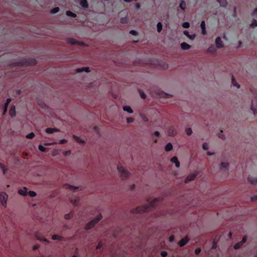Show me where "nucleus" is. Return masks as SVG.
<instances>
[{"instance_id": "a211bd4d", "label": "nucleus", "mask_w": 257, "mask_h": 257, "mask_svg": "<svg viewBox=\"0 0 257 257\" xmlns=\"http://www.w3.org/2000/svg\"><path fill=\"white\" fill-rule=\"evenodd\" d=\"M184 34L191 40H193L196 37L195 34L190 35L187 31H184Z\"/></svg>"}, {"instance_id": "f257e3e1", "label": "nucleus", "mask_w": 257, "mask_h": 257, "mask_svg": "<svg viewBox=\"0 0 257 257\" xmlns=\"http://www.w3.org/2000/svg\"><path fill=\"white\" fill-rule=\"evenodd\" d=\"M159 200L158 199H155L152 201H151L149 203V206H143L137 207L136 209H135L133 212V213H143L145 211H148L150 210L149 208L154 207L156 202H158Z\"/></svg>"}, {"instance_id": "37998d69", "label": "nucleus", "mask_w": 257, "mask_h": 257, "mask_svg": "<svg viewBox=\"0 0 257 257\" xmlns=\"http://www.w3.org/2000/svg\"><path fill=\"white\" fill-rule=\"evenodd\" d=\"M228 166V163L222 162L221 164V167L223 168H227Z\"/></svg>"}, {"instance_id": "c85d7f7f", "label": "nucleus", "mask_w": 257, "mask_h": 257, "mask_svg": "<svg viewBox=\"0 0 257 257\" xmlns=\"http://www.w3.org/2000/svg\"><path fill=\"white\" fill-rule=\"evenodd\" d=\"M59 8L58 7H55L51 11V14H56L59 11Z\"/></svg>"}, {"instance_id": "a18cd8bd", "label": "nucleus", "mask_w": 257, "mask_h": 257, "mask_svg": "<svg viewBox=\"0 0 257 257\" xmlns=\"http://www.w3.org/2000/svg\"><path fill=\"white\" fill-rule=\"evenodd\" d=\"M247 237L246 236H244L242 239V240L240 241L242 244L245 243L246 241Z\"/></svg>"}, {"instance_id": "6ab92c4d", "label": "nucleus", "mask_w": 257, "mask_h": 257, "mask_svg": "<svg viewBox=\"0 0 257 257\" xmlns=\"http://www.w3.org/2000/svg\"><path fill=\"white\" fill-rule=\"evenodd\" d=\"M173 149V146L171 143H168L165 146V150L166 151L168 152Z\"/></svg>"}, {"instance_id": "bb28decb", "label": "nucleus", "mask_w": 257, "mask_h": 257, "mask_svg": "<svg viewBox=\"0 0 257 257\" xmlns=\"http://www.w3.org/2000/svg\"><path fill=\"white\" fill-rule=\"evenodd\" d=\"M73 214L72 212H70V213L66 214L64 215V218L66 219H69L72 217Z\"/></svg>"}, {"instance_id": "79ce46f5", "label": "nucleus", "mask_w": 257, "mask_h": 257, "mask_svg": "<svg viewBox=\"0 0 257 257\" xmlns=\"http://www.w3.org/2000/svg\"><path fill=\"white\" fill-rule=\"evenodd\" d=\"M202 148L204 150H207L208 149V146L206 143L203 144Z\"/></svg>"}, {"instance_id": "603ef678", "label": "nucleus", "mask_w": 257, "mask_h": 257, "mask_svg": "<svg viewBox=\"0 0 257 257\" xmlns=\"http://www.w3.org/2000/svg\"><path fill=\"white\" fill-rule=\"evenodd\" d=\"M161 255L163 256V257H165L167 255V252L166 251H162L161 252Z\"/></svg>"}, {"instance_id": "39448f33", "label": "nucleus", "mask_w": 257, "mask_h": 257, "mask_svg": "<svg viewBox=\"0 0 257 257\" xmlns=\"http://www.w3.org/2000/svg\"><path fill=\"white\" fill-rule=\"evenodd\" d=\"M8 197V196L5 192L0 193V200L3 206H5L7 204Z\"/></svg>"}, {"instance_id": "2f4dec72", "label": "nucleus", "mask_w": 257, "mask_h": 257, "mask_svg": "<svg viewBox=\"0 0 257 257\" xmlns=\"http://www.w3.org/2000/svg\"><path fill=\"white\" fill-rule=\"evenodd\" d=\"M243 245V244L241 242H238L237 243H236L234 246V248L236 249H238L242 245Z\"/></svg>"}, {"instance_id": "ddd939ff", "label": "nucleus", "mask_w": 257, "mask_h": 257, "mask_svg": "<svg viewBox=\"0 0 257 257\" xmlns=\"http://www.w3.org/2000/svg\"><path fill=\"white\" fill-rule=\"evenodd\" d=\"M19 193L22 195V196H26L28 194V192H27V188L26 187H24L23 188V189H20L19 190Z\"/></svg>"}, {"instance_id": "680f3d73", "label": "nucleus", "mask_w": 257, "mask_h": 257, "mask_svg": "<svg viewBox=\"0 0 257 257\" xmlns=\"http://www.w3.org/2000/svg\"><path fill=\"white\" fill-rule=\"evenodd\" d=\"M39 247V246L38 245H35L34 247H33V250H36L37 249H38V248Z\"/></svg>"}, {"instance_id": "4be33fe9", "label": "nucleus", "mask_w": 257, "mask_h": 257, "mask_svg": "<svg viewBox=\"0 0 257 257\" xmlns=\"http://www.w3.org/2000/svg\"><path fill=\"white\" fill-rule=\"evenodd\" d=\"M123 109L124 111H127L128 112L132 113L133 112V109L129 106H124Z\"/></svg>"}, {"instance_id": "49530a36", "label": "nucleus", "mask_w": 257, "mask_h": 257, "mask_svg": "<svg viewBox=\"0 0 257 257\" xmlns=\"http://www.w3.org/2000/svg\"><path fill=\"white\" fill-rule=\"evenodd\" d=\"M201 252L200 248H197L195 250V253L196 254H198Z\"/></svg>"}, {"instance_id": "bf43d9fd", "label": "nucleus", "mask_w": 257, "mask_h": 257, "mask_svg": "<svg viewBox=\"0 0 257 257\" xmlns=\"http://www.w3.org/2000/svg\"><path fill=\"white\" fill-rule=\"evenodd\" d=\"M121 21L122 23H125L126 22V18H122L121 19Z\"/></svg>"}, {"instance_id": "c756f323", "label": "nucleus", "mask_w": 257, "mask_h": 257, "mask_svg": "<svg viewBox=\"0 0 257 257\" xmlns=\"http://www.w3.org/2000/svg\"><path fill=\"white\" fill-rule=\"evenodd\" d=\"M38 148L39 150L42 152H45L46 150V148L42 145H39L38 146Z\"/></svg>"}, {"instance_id": "052dcab7", "label": "nucleus", "mask_w": 257, "mask_h": 257, "mask_svg": "<svg viewBox=\"0 0 257 257\" xmlns=\"http://www.w3.org/2000/svg\"><path fill=\"white\" fill-rule=\"evenodd\" d=\"M256 14H257V7L254 9V10L253 12V15H255Z\"/></svg>"}, {"instance_id": "6e6552de", "label": "nucleus", "mask_w": 257, "mask_h": 257, "mask_svg": "<svg viewBox=\"0 0 257 257\" xmlns=\"http://www.w3.org/2000/svg\"><path fill=\"white\" fill-rule=\"evenodd\" d=\"M68 43H69L71 45H75V44H79L81 46H84V43L83 42H78L77 41H76V40L73 39V38H69L68 40Z\"/></svg>"}, {"instance_id": "9b49d317", "label": "nucleus", "mask_w": 257, "mask_h": 257, "mask_svg": "<svg viewBox=\"0 0 257 257\" xmlns=\"http://www.w3.org/2000/svg\"><path fill=\"white\" fill-rule=\"evenodd\" d=\"M59 131V129L56 128L48 127L46 129V132L48 134H52L54 132H57Z\"/></svg>"}, {"instance_id": "b1692460", "label": "nucleus", "mask_w": 257, "mask_h": 257, "mask_svg": "<svg viewBox=\"0 0 257 257\" xmlns=\"http://www.w3.org/2000/svg\"><path fill=\"white\" fill-rule=\"evenodd\" d=\"M222 7H225L227 4L226 0H216Z\"/></svg>"}, {"instance_id": "cd10ccee", "label": "nucleus", "mask_w": 257, "mask_h": 257, "mask_svg": "<svg viewBox=\"0 0 257 257\" xmlns=\"http://www.w3.org/2000/svg\"><path fill=\"white\" fill-rule=\"evenodd\" d=\"M52 239L54 240H60L62 239V237L58 235L55 234L52 236Z\"/></svg>"}, {"instance_id": "a878e982", "label": "nucleus", "mask_w": 257, "mask_h": 257, "mask_svg": "<svg viewBox=\"0 0 257 257\" xmlns=\"http://www.w3.org/2000/svg\"><path fill=\"white\" fill-rule=\"evenodd\" d=\"M73 138L75 139V140H76L77 142L80 143H83L84 141L82 140L79 137H77L76 136L73 135Z\"/></svg>"}, {"instance_id": "1a4fd4ad", "label": "nucleus", "mask_w": 257, "mask_h": 257, "mask_svg": "<svg viewBox=\"0 0 257 257\" xmlns=\"http://www.w3.org/2000/svg\"><path fill=\"white\" fill-rule=\"evenodd\" d=\"M215 44L216 47L218 48H221L223 47V42L222 41L220 37H218L215 40Z\"/></svg>"}, {"instance_id": "09e8293b", "label": "nucleus", "mask_w": 257, "mask_h": 257, "mask_svg": "<svg viewBox=\"0 0 257 257\" xmlns=\"http://www.w3.org/2000/svg\"><path fill=\"white\" fill-rule=\"evenodd\" d=\"M102 246V243L101 242H99L98 243L97 246H96V249H98L100 248Z\"/></svg>"}, {"instance_id": "423d86ee", "label": "nucleus", "mask_w": 257, "mask_h": 257, "mask_svg": "<svg viewBox=\"0 0 257 257\" xmlns=\"http://www.w3.org/2000/svg\"><path fill=\"white\" fill-rule=\"evenodd\" d=\"M168 134L169 136L174 137L177 134V131L174 127H170L168 131Z\"/></svg>"}, {"instance_id": "f03ea898", "label": "nucleus", "mask_w": 257, "mask_h": 257, "mask_svg": "<svg viewBox=\"0 0 257 257\" xmlns=\"http://www.w3.org/2000/svg\"><path fill=\"white\" fill-rule=\"evenodd\" d=\"M102 216L101 214L98 215L94 219L88 222L85 226L86 230L90 229L92 228L99 220L101 219Z\"/></svg>"}, {"instance_id": "dca6fc26", "label": "nucleus", "mask_w": 257, "mask_h": 257, "mask_svg": "<svg viewBox=\"0 0 257 257\" xmlns=\"http://www.w3.org/2000/svg\"><path fill=\"white\" fill-rule=\"evenodd\" d=\"M201 29H202V33L203 35H205L206 34V30H205V21H203L201 22Z\"/></svg>"}, {"instance_id": "5701e85b", "label": "nucleus", "mask_w": 257, "mask_h": 257, "mask_svg": "<svg viewBox=\"0 0 257 257\" xmlns=\"http://www.w3.org/2000/svg\"><path fill=\"white\" fill-rule=\"evenodd\" d=\"M66 14L68 16L71 17L72 18H76L77 16L75 14H74L70 11H66Z\"/></svg>"}, {"instance_id": "ea45409f", "label": "nucleus", "mask_w": 257, "mask_h": 257, "mask_svg": "<svg viewBox=\"0 0 257 257\" xmlns=\"http://www.w3.org/2000/svg\"><path fill=\"white\" fill-rule=\"evenodd\" d=\"M182 26L184 28H188L190 27V24L188 22H185L183 24Z\"/></svg>"}, {"instance_id": "72a5a7b5", "label": "nucleus", "mask_w": 257, "mask_h": 257, "mask_svg": "<svg viewBox=\"0 0 257 257\" xmlns=\"http://www.w3.org/2000/svg\"><path fill=\"white\" fill-rule=\"evenodd\" d=\"M186 131V134L188 135V136H190L192 133V130L191 128L190 127H188V128H187L185 130Z\"/></svg>"}, {"instance_id": "473e14b6", "label": "nucleus", "mask_w": 257, "mask_h": 257, "mask_svg": "<svg viewBox=\"0 0 257 257\" xmlns=\"http://www.w3.org/2000/svg\"><path fill=\"white\" fill-rule=\"evenodd\" d=\"M248 180L252 184H254L257 183V179H251V178L250 177L248 178Z\"/></svg>"}, {"instance_id": "de8ad7c7", "label": "nucleus", "mask_w": 257, "mask_h": 257, "mask_svg": "<svg viewBox=\"0 0 257 257\" xmlns=\"http://www.w3.org/2000/svg\"><path fill=\"white\" fill-rule=\"evenodd\" d=\"M67 142V141L66 139L61 140L59 142L60 144H64Z\"/></svg>"}, {"instance_id": "7ed1b4c3", "label": "nucleus", "mask_w": 257, "mask_h": 257, "mask_svg": "<svg viewBox=\"0 0 257 257\" xmlns=\"http://www.w3.org/2000/svg\"><path fill=\"white\" fill-rule=\"evenodd\" d=\"M20 65L25 66H33L36 64L37 62L35 59L33 58H26L19 63Z\"/></svg>"}, {"instance_id": "a19ab883", "label": "nucleus", "mask_w": 257, "mask_h": 257, "mask_svg": "<svg viewBox=\"0 0 257 257\" xmlns=\"http://www.w3.org/2000/svg\"><path fill=\"white\" fill-rule=\"evenodd\" d=\"M0 167H1V168H2V169L3 170V173H4V174H5V173H6V169H5V165H4L3 164H2V163H0Z\"/></svg>"}, {"instance_id": "e2e57ef3", "label": "nucleus", "mask_w": 257, "mask_h": 257, "mask_svg": "<svg viewBox=\"0 0 257 257\" xmlns=\"http://www.w3.org/2000/svg\"><path fill=\"white\" fill-rule=\"evenodd\" d=\"M7 109H4V111H3V115H5V114L6 113V112H7Z\"/></svg>"}, {"instance_id": "412c9836", "label": "nucleus", "mask_w": 257, "mask_h": 257, "mask_svg": "<svg viewBox=\"0 0 257 257\" xmlns=\"http://www.w3.org/2000/svg\"><path fill=\"white\" fill-rule=\"evenodd\" d=\"M84 71L86 72H89V68L88 67H83L82 68L77 69V72H84Z\"/></svg>"}, {"instance_id": "0e129e2a", "label": "nucleus", "mask_w": 257, "mask_h": 257, "mask_svg": "<svg viewBox=\"0 0 257 257\" xmlns=\"http://www.w3.org/2000/svg\"><path fill=\"white\" fill-rule=\"evenodd\" d=\"M7 109H4V111H3V115H5V114L6 113V112H7Z\"/></svg>"}, {"instance_id": "774afa93", "label": "nucleus", "mask_w": 257, "mask_h": 257, "mask_svg": "<svg viewBox=\"0 0 257 257\" xmlns=\"http://www.w3.org/2000/svg\"><path fill=\"white\" fill-rule=\"evenodd\" d=\"M17 94L18 95H20L21 94V90H17Z\"/></svg>"}, {"instance_id": "864d4df0", "label": "nucleus", "mask_w": 257, "mask_h": 257, "mask_svg": "<svg viewBox=\"0 0 257 257\" xmlns=\"http://www.w3.org/2000/svg\"><path fill=\"white\" fill-rule=\"evenodd\" d=\"M174 240V236L173 235H171V236L169 237V241H170V242H172V241H173Z\"/></svg>"}, {"instance_id": "f3484780", "label": "nucleus", "mask_w": 257, "mask_h": 257, "mask_svg": "<svg viewBox=\"0 0 257 257\" xmlns=\"http://www.w3.org/2000/svg\"><path fill=\"white\" fill-rule=\"evenodd\" d=\"M181 47L183 50H188L189 49L191 46L185 42H183L181 44Z\"/></svg>"}, {"instance_id": "8fccbe9b", "label": "nucleus", "mask_w": 257, "mask_h": 257, "mask_svg": "<svg viewBox=\"0 0 257 257\" xmlns=\"http://www.w3.org/2000/svg\"><path fill=\"white\" fill-rule=\"evenodd\" d=\"M130 34L133 35H138V33L137 32L134 31V30H131L130 31Z\"/></svg>"}, {"instance_id": "6e6d98bb", "label": "nucleus", "mask_w": 257, "mask_h": 257, "mask_svg": "<svg viewBox=\"0 0 257 257\" xmlns=\"http://www.w3.org/2000/svg\"><path fill=\"white\" fill-rule=\"evenodd\" d=\"M11 98H9L7 99L6 103H7V104H9L11 102Z\"/></svg>"}, {"instance_id": "2eb2a0df", "label": "nucleus", "mask_w": 257, "mask_h": 257, "mask_svg": "<svg viewBox=\"0 0 257 257\" xmlns=\"http://www.w3.org/2000/svg\"><path fill=\"white\" fill-rule=\"evenodd\" d=\"M171 161L172 163H175V165L177 167H179L180 166V163H179L177 157H176V156L173 157L171 159Z\"/></svg>"}, {"instance_id": "aec40b11", "label": "nucleus", "mask_w": 257, "mask_h": 257, "mask_svg": "<svg viewBox=\"0 0 257 257\" xmlns=\"http://www.w3.org/2000/svg\"><path fill=\"white\" fill-rule=\"evenodd\" d=\"M180 8L183 11L186 9V3L184 0H181L179 5Z\"/></svg>"}, {"instance_id": "f8f14e48", "label": "nucleus", "mask_w": 257, "mask_h": 257, "mask_svg": "<svg viewBox=\"0 0 257 257\" xmlns=\"http://www.w3.org/2000/svg\"><path fill=\"white\" fill-rule=\"evenodd\" d=\"M15 106L12 105L10 109V115L11 117H14L16 115V110Z\"/></svg>"}, {"instance_id": "e433bc0d", "label": "nucleus", "mask_w": 257, "mask_h": 257, "mask_svg": "<svg viewBox=\"0 0 257 257\" xmlns=\"http://www.w3.org/2000/svg\"><path fill=\"white\" fill-rule=\"evenodd\" d=\"M250 27L252 28L257 27V21L255 20H253L252 23L250 25Z\"/></svg>"}, {"instance_id": "393cba45", "label": "nucleus", "mask_w": 257, "mask_h": 257, "mask_svg": "<svg viewBox=\"0 0 257 257\" xmlns=\"http://www.w3.org/2000/svg\"><path fill=\"white\" fill-rule=\"evenodd\" d=\"M232 83L233 84V85L236 86L237 88L240 87V85L237 83L233 76L232 77Z\"/></svg>"}, {"instance_id": "9d476101", "label": "nucleus", "mask_w": 257, "mask_h": 257, "mask_svg": "<svg viewBox=\"0 0 257 257\" xmlns=\"http://www.w3.org/2000/svg\"><path fill=\"white\" fill-rule=\"evenodd\" d=\"M196 177V175L194 174H191L188 175L185 179V182L188 183L189 181L193 180Z\"/></svg>"}, {"instance_id": "69168bd1", "label": "nucleus", "mask_w": 257, "mask_h": 257, "mask_svg": "<svg viewBox=\"0 0 257 257\" xmlns=\"http://www.w3.org/2000/svg\"><path fill=\"white\" fill-rule=\"evenodd\" d=\"M136 7L137 9H139L140 8V5L139 3H137L136 5Z\"/></svg>"}, {"instance_id": "58836bf2", "label": "nucleus", "mask_w": 257, "mask_h": 257, "mask_svg": "<svg viewBox=\"0 0 257 257\" xmlns=\"http://www.w3.org/2000/svg\"><path fill=\"white\" fill-rule=\"evenodd\" d=\"M139 92H140V96L141 97L143 98V99H145L146 98V94H145V93L141 90H139Z\"/></svg>"}, {"instance_id": "4c0bfd02", "label": "nucleus", "mask_w": 257, "mask_h": 257, "mask_svg": "<svg viewBox=\"0 0 257 257\" xmlns=\"http://www.w3.org/2000/svg\"><path fill=\"white\" fill-rule=\"evenodd\" d=\"M28 194H29V195L31 196V197H35L36 196V193L34 191H30L29 192V193H28Z\"/></svg>"}, {"instance_id": "20e7f679", "label": "nucleus", "mask_w": 257, "mask_h": 257, "mask_svg": "<svg viewBox=\"0 0 257 257\" xmlns=\"http://www.w3.org/2000/svg\"><path fill=\"white\" fill-rule=\"evenodd\" d=\"M117 169L122 179H125L128 177L130 173L123 167L118 166Z\"/></svg>"}, {"instance_id": "4d7b16f0", "label": "nucleus", "mask_w": 257, "mask_h": 257, "mask_svg": "<svg viewBox=\"0 0 257 257\" xmlns=\"http://www.w3.org/2000/svg\"><path fill=\"white\" fill-rule=\"evenodd\" d=\"M154 135L156 136V137H159L160 136V133L158 131H156L154 133Z\"/></svg>"}, {"instance_id": "c9c22d12", "label": "nucleus", "mask_w": 257, "mask_h": 257, "mask_svg": "<svg viewBox=\"0 0 257 257\" xmlns=\"http://www.w3.org/2000/svg\"><path fill=\"white\" fill-rule=\"evenodd\" d=\"M66 186L67 187V188L70 190H75L78 189L77 187L70 185H66Z\"/></svg>"}, {"instance_id": "338daca9", "label": "nucleus", "mask_w": 257, "mask_h": 257, "mask_svg": "<svg viewBox=\"0 0 257 257\" xmlns=\"http://www.w3.org/2000/svg\"><path fill=\"white\" fill-rule=\"evenodd\" d=\"M228 236L230 238H231V236H232V232H230L228 234Z\"/></svg>"}, {"instance_id": "f704fd0d", "label": "nucleus", "mask_w": 257, "mask_h": 257, "mask_svg": "<svg viewBox=\"0 0 257 257\" xmlns=\"http://www.w3.org/2000/svg\"><path fill=\"white\" fill-rule=\"evenodd\" d=\"M157 26L158 32H160L162 30V25L161 23H158Z\"/></svg>"}, {"instance_id": "7c9ffc66", "label": "nucleus", "mask_w": 257, "mask_h": 257, "mask_svg": "<svg viewBox=\"0 0 257 257\" xmlns=\"http://www.w3.org/2000/svg\"><path fill=\"white\" fill-rule=\"evenodd\" d=\"M35 137V134L34 133L32 132L29 134H28L27 136H26V138L27 139H33L34 137Z\"/></svg>"}, {"instance_id": "13d9d810", "label": "nucleus", "mask_w": 257, "mask_h": 257, "mask_svg": "<svg viewBox=\"0 0 257 257\" xmlns=\"http://www.w3.org/2000/svg\"><path fill=\"white\" fill-rule=\"evenodd\" d=\"M78 202V200L77 199H76L74 200L73 203L75 206H76L77 205Z\"/></svg>"}, {"instance_id": "c03bdc74", "label": "nucleus", "mask_w": 257, "mask_h": 257, "mask_svg": "<svg viewBox=\"0 0 257 257\" xmlns=\"http://www.w3.org/2000/svg\"><path fill=\"white\" fill-rule=\"evenodd\" d=\"M127 123H131L133 122L134 121V118L133 117H128L127 118Z\"/></svg>"}, {"instance_id": "4468645a", "label": "nucleus", "mask_w": 257, "mask_h": 257, "mask_svg": "<svg viewBox=\"0 0 257 257\" xmlns=\"http://www.w3.org/2000/svg\"><path fill=\"white\" fill-rule=\"evenodd\" d=\"M80 5L83 9H86L88 7V4L87 0H81Z\"/></svg>"}, {"instance_id": "0eeeda50", "label": "nucleus", "mask_w": 257, "mask_h": 257, "mask_svg": "<svg viewBox=\"0 0 257 257\" xmlns=\"http://www.w3.org/2000/svg\"><path fill=\"white\" fill-rule=\"evenodd\" d=\"M189 238L188 236H186L184 238L181 239L178 242V244L180 247L184 246L189 241Z\"/></svg>"}, {"instance_id": "3c124183", "label": "nucleus", "mask_w": 257, "mask_h": 257, "mask_svg": "<svg viewBox=\"0 0 257 257\" xmlns=\"http://www.w3.org/2000/svg\"><path fill=\"white\" fill-rule=\"evenodd\" d=\"M36 237L37 238V239L38 240H44V241H47V242H48V241H47L46 239H43V238H40V237H38V235H37V234H36Z\"/></svg>"}, {"instance_id": "5fc2aeb1", "label": "nucleus", "mask_w": 257, "mask_h": 257, "mask_svg": "<svg viewBox=\"0 0 257 257\" xmlns=\"http://www.w3.org/2000/svg\"><path fill=\"white\" fill-rule=\"evenodd\" d=\"M218 137L222 140H224L225 139V136L223 135L218 134Z\"/></svg>"}]
</instances>
